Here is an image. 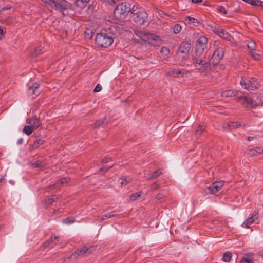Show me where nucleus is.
<instances>
[{
	"mask_svg": "<svg viewBox=\"0 0 263 263\" xmlns=\"http://www.w3.org/2000/svg\"><path fill=\"white\" fill-rule=\"evenodd\" d=\"M256 154H263V149L260 147L255 148Z\"/></svg>",
	"mask_w": 263,
	"mask_h": 263,
	"instance_id": "37998d69",
	"label": "nucleus"
},
{
	"mask_svg": "<svg viewBox=\"0 0 263 263\" xmlns=\"http://www.w3.org/2000/svg\"><path fill=\"white\" fill-rule=\"evenodd\" d=\"M58 237L56 236H52L49 240H48L44 243V245L45 247H47L49 246L50 244H51L53 242V240L58 238Z\"/></svg>",
	"mask_w": 263,
	"mask_h": 263,
	"instance_id": "2f4dec72",
	"label": "nucleus"
},
{
	"mask_svg": "<svg viewBox=\"0 0 263 263\" xmlns=\"http://www.w3.org/2000/svg\"><path fill=\"white\" fill-rule=\"evenodd\" d=\"M39 87V84L37 83H34L32 85L29 87L28 89V93L29 94L37 95L39 93L38 88Z\"/></svg>",
	"mask_w": 263,
	"mask_h": 263,
	"instance_id": "6ab92c4d",
	"label": "nucleus"
},
{
	"mask_svg": "<svg viewBox=\"0 0 263 263\" xmlns=\"http://www.w3.org/2000/svg\"><path fill=\"white\" fill-rule=\"evenodd\" d=\"M162 171L161 169L157 170V171L149 173L146 176V179L148 180H150L152 179H154L158 177L159 175L162 174Z\"/></svg>",
	"mask_w": 263,
	"mask_h": 263,
	"instance_id": "aec40b11",
	"label": "nucleus"
},
{
	"mask_svg": "<svg viewBox=\"0 0 263 263\" xmlns=\"http://www.w3.org/2000/svg\"><path fill=\"white\" fill-rule=\"evenodd\" d=\"M161 52L164 53L166 55H167L170 52V50L166 47H163L161 49Z\"/></svg>",
	"mask_w": 263,
	"mask_h": 263,
	"instance_id": "ea45409f",
	"label": "nucleus"
},
{
	"mask_svg": "<svg viewBox=\"0 0 263 263\" xmlns=\"http://www.w3.org/2000/svg\"><path fill=\"white\" fill-rule=\"evenodd\" d=\"M247 139L248 141H251L253 139V137L251 136H249L247 137Z\"/></svg>",
	"mask_w": 263,
	"mask_h": 263,
	"instance_id": "4d7b16f0",
	"label": "nucleus"
},
{
	"mask_svg": "<svg viewBox=\"0 0 263 263\" xmlns=\"http://www.w3.org/2000/svg\"><path fill=\"white\" fill-rule=\"evenodd\" d=\"M240 85L247 90H253L257 88L258 82L254 78H242L240 82Z\"/></svg>",
	"mask_w": 263,
	"mask_h": 263,
	"instance_id": "20e7f679",
	"label": "nucleus"
},
{
	"mask_svg": "<svg viewBox=\"0 0 263 263\" xmlns=\"http://www.w3.org/2000/svg\"><path fill=\"white\" fill-rule=\"evenodd\" d=\"M113 42L112 37L106 31H101L97 34L95 38L96 43L101 47L107 48L111 45Z\"/></svg>",
	"mask_w": 263,
	"mask_h": 263,
	"instance_id": "f03ea898",
	"label": "nucleus"
},
{
	"mask_svg": "<svg viewBox=\"0 0 263 263\" xmlns=\"http://www.w3.org/2000/svg\"><path fill=\"white\" fill-rule=\"evenodd\" d=\"M75 221L73 218H66L63 220V223L65 224H69L74 222Z\"/></svg>",
	"mask_w": 263,
	"mask_h": 263,
	"instance_id": "e433bc0d",
	"label": "nucleus"
},
{
	"mask_svg": "<svg viewBox=\"0 0 263 263\" xmlns=\"http://www.w3.org/2000/svg\"><path fill=\"white\" fill-rule=\"evenodd\" d=\"M58 0H57V1H56V2H58ZM59 2H58V3H60L61 4V3H63V2H64V3H66V1H65L64 0H59ZM62 6H63V9H64L63 4H62Z\"/></svg>",
	"mask_w": 263,
	"mask_h": 263,
	"instance_id": "5fc2aeb1",
	"label": "nucleus"
},
{
	"mask_svg": "<svg viewBox=\"0 0 263 263\" xmlns=\"http://www.w3.org/2000/svg\"><path fill=\"white\" fill-rule=\"evenodd\" d=\"M23 138H20L17 141V144H21L23 143Z\"/></svg>",
	"mask_w": 263,
	"mask_h": 263,
	"instance_id": "864d4df0",
	"label": "nucleus"
},
{
	"mask_svg": "<svg viewBox=\"0 0 263 263\" xmlns=\"http://www.w3.org/2000/svg\"><path fill=\"white\" fill-rule=\"evenodd\" d=\"M224 50V48L222 45L218 44L217 45L216 49L214 51L210 59L213 64H217L218 62L222 59Z\"/></svg>",
	"mask_w": 263,
	"mask_h": 263,
	"instance_id": "6e6552de",
	"label": "nucleus"
},
{
	"mask_svg": "<svg viewBox=\"0 0 263 263\" xmlns=\"http://www.w3.org/2000/svg\"><path fill=\"white\" fill-rule=\"evenodd\" d=\"M130 5L128 3H122L117 6L114 11V14L116 16H119L120 17H122V16H125L127 13L130 12Z\"/></svg>",
	"mask_w": 263,
	"mask_h": 263,
	"instance_id": "39448f33",
	"label": "nucleus"
},
{
	"mask_svg": "<svg viewBox=\"0 0 263 263\" xmlns=\"http://www.w3.org/2000/svg\"><path fill=\"white\" fill-rule=\"evenodd\" d=\"M96 250V247L92 246H84L78 249L74 252L69 258L76 259L80 256H83L85 254H89Z\"/></svg>",
	"mask_w": 263,
	"mask_h": 263,
	"instance_id": "7ed1b4c3",
	"label": "nucleus"
},
{
	"mask_svg": "<svg viewBox=\"0 0 263 263\" xmlns=\"http://www.w3.org/2000/svg\"><path fill=\"white\" fill-rule=\"evenodd\" d=\"M26 122L28 124H30L34 129H37L41 125V121L40 120L35 117L31 118H28Z\"/></svg>",
	"mask_w": 263,
	"mask_h": 263,
	"instance_id": "2eb2a0df",
	"label": "nucleus"
},
{
	"mask_svg": "<svg viewBox=\"0 0 263 263\" xmlns=\"http://www.w3.org/2000/svg\"><path fill=\"white\" fill-rule=\"evenodd\" d=\"M223 186V181L215 182L209 186L208 189L210 191L211 193H215L219 191Z\"/></svg>",
	"mask_w": 263,
	"mask_h": 263,
	"instance_id": "4468645a",
	"label": "nucleus"
},
{
	"mask_svg": "<svg viewBox=\"0 0 263 263\" xmlns=\"http://www.w3.org/2000/svg\"><path fill=\"white\" fill-rule=\"evenodd\" d=\"M236 95V92H234L232 90H227L221 92V96L222 97H230L232 96H235Z\"/></svg>",
	"mask_w": 263,
	"mask_h": 263,
	"instance_id": "a878e982",
	"label": "nucleus"
},
{
	"mask_svg": "<svg viewBox=\"0 0 263 263\" xmlns=\"http://www.w3.org/2000/svg\"><path fill=\"white\" fill-rule=\"evenodd\" d=\"M44 140L39 139L36 140L34 143L32 145L31 148L32 149H37L40 146L42 145L44 143Z\"/></svg>",
	"mask_w": 263,
	"mask_h": 263,
	"instance_id": "b1692460",
	"label": "nucleus"
},
{
	"mask_svg": "<svg viewBox=\"0 0 263 263\" xmlns=\"http://www.w3.org/2000/svg\"><path fill=\"white\" fill-rule=\"evenodd\" d=\"M35 130L31 125L25 126L23 132L27 135H30L32 134L33 130Z\"/></svg>",
	"mask_w": 263,
	"mask_h": 263,
	"instance_id": "393cba45",
	"label": "nucleus"
},
{
	"mask_svg": "<svg viewBox=\"0 0 263 263\" xmlns=\"http://www.w3.org/2000/svg\"><path fill=\"white\" fill-rule=\"evenodd\" d=\"M111 167H112V165L110 166H103L102 168L99 169V172H106L109 168H111Z\"/></svg>",
	"mask_w": 263,
	"mask_h": 263,
	"instance_id": "79ce46f5",
	"label": "nucleus"
},
{
	"mask_svg": "<svg viewBox=\"0 0 263 263\" xmlns=\"http://www.w3.org/2000/svg\"><path fill=\"white\" fill-rule=\"evenodd\" d=\"M191 48V45L188 42L182 43L178 50L177 54L182 59H184L188 55Z\"/></svg>",
	"mask_w": 263,
	"mask_h": 263,
	"instance_id": "9d476101",
	"label": "nucleus"
},
{
	"mask_svg": "<svg viewBox=\"0 0 263 263\" xmlns=\"http://www.w3.org/2000/svg\"><path fill=\"white\" fill-rule=\"evenodd\" d=\"M102 89V86L100 84H97V86L93 89V91L95 92H98L100 91Z\"/></svg>",
	"mask_w": 263,
	"mask_h": 263,
	"instance_id": "a19ab883",
	"label": "nucleus"
},
{
	"mask_svg": "<svg viewBox=\"0 0 263 263\" xmlns=\"http://www.w3.org/2000/svg\"><path fill=\"white\" fill-rule=\"evenodd\" d=\"M215 32L220 37L228 41H230L231 39V35L225 30L223 29H216Z\"/></svg>",
	"mask_w": 263,
	"mask_h": 263,
	"instance_id": "a211bd4d",
	"label": "nucleus"
},
{
	"mask_svg": "<svg viewBox=\"0 0 263 263\" xmlns=\"http://www.w3.org/2000/svg\"><path fill=\"white\" fill-rule=\"evenodd\" d=\"M193 3H201L202 2V0H192Z\"/></svg>",
	"mask_w": 263,
	"mask_h": 263,
	"instance_id": "6e6d98bb",
	"label": "nucleus"
},
{
	"mask_svg": "<svg viewBox=\"0 0 263 263\" xmlns=\"http://www.w3.org/2000/svg\"><path fill=\"white\" fill-rule=\"evenodd\" d=\"M219 11L220 12V13L224 15L227 13L226 9L223 7H220L219 9Z\"/></svg>",
	"mask_w": 263,
	"mask_h": 263,
	"instance_id": "a18cd8bd",
	"label": "nucleus"
},
{
	"mask_svg": "<svg viewBox=\"0 0 263 263\" xmlns=\"http://www.w3.org/2000/svg\"><path fill=\"white\" fill-rule=\"evenodd\" d=\"M208 39L204 36H200L196 41L195 54L201 55L207 47Z\"/></svg>",
	"mask_w": 263,
	"mask_h": 263,
	"instance_id": "423d86ee",
	"label": "nucleus"
},
{
	"mask_svg": "<svg viewBox=\"0 0 263 263\" xmlns=\"http://www.w3.org/2000/svg\"><path fill=\"white\" fill-rule=\"evenodd\" d=\"M114 216V215L112 214L111 213H107V214H105L102 215V216H101L99 221L100 222H102V221H103L105 219L110 218Z\"/></svg>",
	"mask_w": 263,
	"mask_h": 263,
	"instance_id": "cd10ccee",
	"label": "nucleus"
},
{
	"mask_svg": "<svg viewBox=\"0 0 263 263\" xmlns=\"http://www.w3.org/2000/svg\"><path fill=\"white\" fill-rule=\"evenodd\" d=\"M46 4L50 5L52 8L57 10H62L63 6L58 2H55V0H41Z\"/></svg>",
	"mask_w": 263,
	"mask_h": 263,
	"instance_id": "dca6fc26",
	"label": "nucleus"
},
{
	"mask_svg": "<svg viewBox=\"0 0 263 263\" xmlns=\"http://www.w3.org/2000/svg\"><path fill=\"white\" fill-rule=\"evenodd\" d=\"M247 3L252 6H260L263 8V1L260 0H248Z\"/></svg>",
	"mask_w": 263,
	"mask_h": 263,
	"instance_id": "5701e85b",
	"label": "nucleus"
},
{
	"mask_svg": "<svg viewBox=\"0 0 263 263\" xmlns=\"http://www.w3.org/2000/svg\"><path fill=\"white\" fill-rule=\"evenodd\" d=\"M89 1V0H77L75 5L78 8L82 9L87 6Z\"/></svg>",
	"mask_w": 263,
	"mask_h": 263,
	"instance_id": "4be33fe9",
	"label": "nucleus"
},
{
	"mask_svg": "<svg viewBox=\"0 0 263 263\" xmlns=\"http://www.w3.org/2000/svg\"><path fill=\"white\" fill-rule=\"evenodd\" d=\"M4 33L3 28L0 27V39L4 35Z\"/></svg>",
	"mask_w": 263,
	"mask_h": 263,
	"instance_id": "603ef678",
	"label": "nucleus"
},
{
	"mask_svg": "<svg viewBox=\"0 0 263 263\" xmlns=\"http://www.w3.org/2000/svg\"><path fill=\"white\" fill-rule=\"evenodd\" d=\"M134 33L144 42L156 41L159 38L158 36L155 34L149 33L142 30L136 29L134 30Z\"/></svg>",
	"mask_w": 263,
	"mask_h": 263,
	"instance_id": "0eeeda50",
	"label": "nucleus"
},
{
	"mask_svg": "<svg viewBox=\"0 0 263 263\" xmlns=\"http://www.w3.org/2000/svg\"><path fill=\"white\" fill-rule=\"evenodd\" d=\"M249 153L250 155H252V156L257 155L255 148H252V149H249Z\"/></svg>",
	"mask_w": 263,
	"mask_h": 263,
	"instance_id": "c03bdc74",
	"label": "nucleus"
},
{
	"mask_svg": "<svg viewBox=\"0 0 263 263\" xmlns=\"http://www.w3.org/2000/svg\"><path fill=\"white\" fill-rule=\"evenodd\" d=\"M189 73V71L184 69H171L167 72V74L170 76L173 77L174 78H178L179 77H183Z\"/></svg>",
	"mask_w": 263,
	"mask_h": 263,
	"instance_id": "ddd939ff",
	"label": "nucleus"
},
{
	"mask_svg": "<svg viewBox=\"0 0 263 263\" xmlns=\"http://www.w3.org/2000/svg\"><path fill=\"white\" fill-rule=\"evenodd\" d=\"M231 258V254L230 252H226L223 254V260L225 262H229Z\"/></svg>",
	"mask_w": 263,
	"mask_h": 263,
	"instance_id": "7c9ffc66",
	"label": "nucleus"
},
{
	"mask_svg": "<svg viewBox=\"0 0 263 263\" xmlns=\"http://www.w3.org/2000/svg\"><path fill=\"white\" fill-rule=\"evenodd\" d=\"M137 9V7H136V8H135V6H134L133 8L131 9L130 12L132 13L133 15L136 13V10Z\"/></svg>",
	"mask_w": 263,
	"mask_h": 263,
	"instance_id": "3c124183",
	"label": "nucleus"
},
{
	"mask_svg": "<svg viewBox=\"0 0 263 263\" xmlns=\"http://www.w3.org/2000/svg\"><path fill=\"white\" fill-rule=\"evenodd\" d=\"M58 199V196L57 195H53L51 197L49 198L46 201L45 203L46 204H50L53 202Z\"/></svg>",
	"mask_w": 263,
	"mask_h": 263,
	"instance_id": "473e14b6",
	"label": "nucleus"
},
{
	"mask_svg": "<svg viewBox=\"0 0 263 263\" xmlns=\"http://www.w3.org/2000/svg\"><path fill=\"white\" fill-rule=\"evenodd\" d=\"M239 100L243 106L247 108H254L258 106L257 103L255 101H254L252 99L246 96L239 97Z\"/></svg>",
	"mask_w": 263,
	"mask_h": 263,
	"instance_id": "9b49d317",
	"label": "nucleus"
},
{
	"mask_svg": "<svg viewBox=\"0 0 263 263\" xmlns=\"http://www.w3.org/2000/svg\"><path fill=\"white\" fill-rule=\"evenodd\" d=\"M70 180V178H63L58 181L59 184H63L64 183H68Z\"/></svg>",
	"mask_w": 263,
	"mask_h": 263,
	"instance_id": "4c0bfd02",
	"label": "nucleus"
},
{
	"mask_svg": "<svg viewBox=\"0 0 263 263\" xmlns=\"http://www.w3.org/2000/svg\"><path fill=\"white\" fill-rule=\"evenodd\" d=\"M147 16L148 15L145 11H137L133 15V18L137 24L142 25L145 22Z\"/></svg>",
	"mask_w": 263,
	"mask_h": 263,
	"instance_id": "f8f14e48",
	"label": "nucleus"
},
{
	"mask_svg": "<svg viewBox=\"0 0 263 263\" xmlns=\"http://www.w3.org/2000/svg\"><path fill=\"white\" fill-rule=\"evenodd\" d=\"M56 185V184H54L53 185L49 186V187H53Z\"/></svg>",
	"mask_w": 263,
	"mask_h": 263,
	"instance_id": "13d9d810",
	"label": "nucleus"
},
{
	"mask_svg": "<svg viewBox=\"0 0 263 263\" xmlns=\"http://www.w3.org/2000/svg\"><path fill=\"white\" fill-rule=\"evenodd\" d=\"M67 5H64V7H67Z\"/></svg>",
	"mask_w": 263,
	"mask_h": 263,
	"instance_id": "bf43d9fd",
	"label": "nucleus"
},
{
	"mask_svg": "<svg viewBox=\"0 0 263 263\" xmlns=\"http://www.w3.org/2000/svg\"><path fill=\"white\" fill-rule=\"evenodd\" d=\"M120 180H121L120 183H121V185L123 186V185H125L127 184H128V183H129L131 181L132 179L129 177L125 176V177H123L122 179H121Z\"/></svg>",
	"mask_w": 263,
	"mask_h": 263,
	"instance_id": "bb28decb",
	"label": "nucleus"
},
{
	"mask_svg": "<svg viewBox=\"0 0 263 263\" xmlns=\"http://www.w3.org/2000/svg\"><path fill=\"white\" fill-rule=\"evenodd\" d=\"M105 120H106V119L104 118V119H103L102 120H99L97 121L94 124V127L95 128H97V127H99L101 126L102 125L104 124Z\"/></svg>",
	"mask_w": 263,
	"mask_h": 263,
	"instance_id": "72a5a7b5",
	"label": "nucleus"
},
{
	"mask_svg": "<svg viewBox=\"0 0 263 263\" xmlns=\"http://www.w3.org/2000/svg\"><path fill=\"white\" fill-rule=\"evenodd\" d=\"M247 47L250 51L251 56L255 60L263 63V55L253 52L256 48V43L254 41H251L247 43Z\"/></svg>",
	"mask_w": 263,
	"mask_h": 263,
	"instance_id": "1a4fd4ad",
	"label": "nucleus"
},
{
	"mask_svg": "<svg viewBox=\"0 0 263 263\" xmlns=\"http://www.w3.org/2000/svg\"><path fill=\"white\" fill-rule=\"evenodd\" d=\"M160 186L159 183L158 181H155L151 185V190L152 191L156 190Z\"/></svg>",
	"mask_w": 263,
	"mask_h": 263,
	"instance_id": "f704fd0d",
	"label": "nucleus"
},
{
	"mask_svg": "<svg viewBox=\"0 0 263 263\" xmlns=\"http://www.w3.org/2000/svg\"><path fill=\"white\" fill-rule=\"evenodd\" d=\"M41 50H42L41 47H37L35 50V53H34L35 55H36L37 54H40Z\"/></svg>",
	"mask_w": 263,
	"mask_h": 263,
	"instance_id": "09e8293b",
	"label": "nucleus"
},
{
	"mask_svg": "<svg viewBox=\"0 0 263 263\" xmlns=\"http://www.w3.org/2000/svg\"><path fill=\"white\" fill-rule=\"evenodd\" d=\"M141 192H136V193H133L130 196V199L132 201H135L137 199H138L140 196H141Z\"/></svg>",
	"mask_w": 263,
	"mask_h": 263,
	"instance_id": "c85d7f7f",
	"label": "nucleus"
},
{
	"mask_svg": "<svg viewBox=\"0 0 263 263\" xmlns=\"http://www.w3.org/2000/svg\"><path fill=\"white\" fill-rule=\"evenodd\" d=\"M163 197V195L161 193H159V194H157V195L156 196V198L158 200L162 199Z\"/></svg>",
	"mask_w": 263,
	"mask_h": 263,
	"instance_id": "8fccbe9b",
	"label": "nucleus"
},
{
	"mask_svg": "<svg viewBox=\"0 0 263 263\" xmlns=\"http://www.w3.org/2000/svg\"><path fill=\"white\" fill-rule=\"evenodd\" d=\"M181 26L179 24H176L174 26L173 33L176 34H178L181 31Z\"/></svg>",
	"mask_w": 263,
	"mask_h": 263,
	"instance_id": "c756f323",
	"label": "nucleus"
},
{
	"mask_svg": "<svg viewBox=\"0 0 263 263\" xmlns=\"http://www.w3.org/2000/svg\"><path fill=\"white\" fill-rule=\"evenodd\" d=\"M185 21L189 23H194L195 18L190 16H187L185 18Z\"/></svg>",
	"mask_w": 263,
	"mask_h": 263,
	"instance_id": "49530a36",
	"label": "nucleus"
},
{
	"mask_svg": "<svg viewBox=\"0 0 263 263\" xmlns=\"http://www.w3.org/2000/svg\"><path fill=\"white\" fill-rule=\"evenodd\" d=\"M209 55H208L207 52L204 54L201 55H197L195 54L193 58V63L195 67L199 70H205L210 67V61H211L209 58Z\"/></svg>",
	"mask_w": 263,
	"mask_h": 263,
	"instance_id": "f257e3e1",
	"label": "nucleus"
},
{
	"mask_svg": "<svg viewBox=\"0 0 263 263\" xmlns=\"http://www.w3.org/2000/svg\"><path fill=\"white\" fill-rule=\"evenodd\" d=\"M259 217V214L258 212H254L252 215L249 217L246 221L244 222V224H245L246 227L247 228H250V224L253 223L254 221H256Z\"/></svg>",
	"mask_w": 263,
	"mask_h": 263,
	"instance_id": "f3484780",
	"label": "nucleus"
},
{
	"mask_svg": "<svg viewBox=\"0 0 263 263\" xmlns=\"http://www.w3.org/2000/svg\"><path fill=\"white\" fill-rule=\"evenodd\" d=\"M204 130V127L202 125H199L198 129L196 130L195 134L197 136H199Z\"/></svg>",
	"mask_w": 263,
	"mask_h": 263,
	"instance_id": "c9c22d12",
	"label": "nucleus"
},
{
	"mask_svg": "<svg viewBox=\"0 0 263 263\" xmlns=\"http://www.w3.org/2000/svg\"><path fill=\"white\" fill-rule=\"evenodd\" d=\"M110 160V157H105L104 159H103L101 160V163H106L108 162V161H109Z\"/></svg>",
	"mask_w": 263,
	"mask_h": 263,
	"instance_id": "de8ad7c7",
	"label": "nucleus"
},
{
	"mask_svg": "<svg viewBox=\"0 0 263 263\" xmlns=\"http://www.w3.org/2000/svg\"><path fill=\"white\" fill-rule=\"evenodd\" d=\"M253 255L251 254H247L242 257L240 263H253Z\"/></svg>",
	"mask_w": 263,
	"mask_h": 263,
	"instance_id": "412c9836",
	"label": "nucleus"
},
{
	"mask_svg": "<svg viewBox=\"0 0 263 263\" xmlns=\"http://www.w3.org/2000/svg\"><path fill=\"white\" fill-rule=\"evenodd\" d=\"M228 126L229 127H232L233 128H237L240 127L241 125H240V123L236 122V123H232L231 125H228Z\"/></svg>",
	"mask_w": 263,
	"mask_h": 263,
	"instance_id": "58836bf2",
	"label": "nucleus"
}]
</instances>
